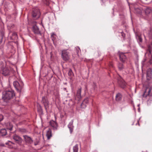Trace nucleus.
<instances>
[{"instance_id": "1", "label": "nucleus", "mask_w": 152, "mask_h": 152, "mask_svg": "<svg viewBox=\"0 0 152 152\" xmlns=\"http://www.w3.org/2000/svg\"><path fill=\"white\" fill-rule=\"evenodd\" d=\"M14 91L12 90L6 91L3 92L2 99L6 103L10 102L12 99L15 96Z\"/></svg>"}, {"instance_id": "2", "label": "nucleus", "mask_w": 152, "mask_h": 152, "mask_svg": "<svg viewBox=\"0 0 152 152\" xmlns=\"http://www.w3.org/2000/svg\"><path fill=\"white\" fill-rule=\"evenodd\" d=\"M13 85L18 92L20 93L23 88V84L22 82L19 83L17 81L14 82Z\"/></svg>"}, {"instance_id": "3", "label": "nucleus", "mask_w": 152, "mask_h": 152, "mask_svg": "<svg viewBox=\"0 0 152 152\" xmlns=\"http://www.w3.org/2000/svg\"><path fill=\"white\" fill-rule=\"evenodd\" d=\"M13 139L19 145H21L23 140L22 138L18 135L15 134L12 136Z\"/></svg>"}, {"instance_id": "4", "label": "nucleus", "mask_w": 152, "mask_h": 152, "mask_svg": "<svg viewBox=\"0 0 152 152\" xmlns=\"http://www.w3.org/2000/svg\"><path fill=\"white\" fill-rule=\"evenodd\" d=\"M148 95H152V87H148L146 88L143 94V96L146 97Z\"/></svg>"}, {"instance_id": "5", "label": "nucleus", "mask_w": 152, "mask_h": 152, "mask_svg": "<svg viewBox=\"0 0 152 152\" xmlns=\"http://www.w3.org/2000/svg\"><path fill=\"white\" fill-rule=\"evenodd\" d=\"M2 74L5 76H8L10 74V69L9 68L5 67L2 68L1 67Z\"/></svg>"}, {"instance_id": "6", "label": "nucleus", "mask_w": 152, "mask_h": 152, "mask_svg": "<svg viewBox=\"0 0 152 152\" xmlns=\"http://www.w3.org/2000/svg\"><path fill=\"white\" fill-rule=\"evenodd\" d=\"M37 22L35 21L32 22V31L35 34H38V27L37 26Z\"/></svg>"}, {"instance_id": "7", "label": "nucleus", "mask_w": 152, "mask_h": 152, "mask_svg": "<svg viewBox=\"0 0 152 152\" xmlns=\"http://www.w3.org/2000/svg\"><path fill=\"white\" fill-rule=\"evenodd\" d=\"M69 53L67 50H64L62 51V56L63 59L65 61L67 60L69 58Z\"/></svg>"}, {"instance_id": "8", "label": "nucleus", "mask_w": 152, "mask_h": 152, "mask_svg": "<svg viewBox=\"0 0 152 152\" xmlns=\"http://www.w3.org/2000/svg\"><path fill=\"white\" fill-rule=\"evenodd\" d=\"M23 137L26 143L27 144H31L33 142V140L30 137L27 135H25L23 136Z\"/></svg>"}, {"instance_id": "9", "label": "nucleus", "mask_w": 152, "mask_h": 152, "mask_svg": "<svg viewBox=\"0 0 152 152\" xmlns=\"http://www.w3.org/2000/svg\"><path fill=\"white\" fill-rule=\"evenodd\" d=\"M50 124L54 130H56L57 129V124L56 122L52 120L50 121Z\"/></svg>"}, {"instance_id": "10", "label": "nucleus", "mask_w": 152, "mask_h": 152, "mask_svg": "<svg viewBox=\"0 0 152 152\" xmlns=\"http://www.w3.org/2000/svg\"><path fill=\"white\" fill-rule=\"evenodd\" d=\"M81 89H79L77 91V94L75 97V99L77 101H79L80 100V99L81 98Z\"/></svg>"}, {"instance_id": "11", "label": "nucleus", "mask_w": 152, "mask_h": 152, "mask_svg": "<svg viewBox=\"0 0 152 152\" xmlns=\"http://www.w3.org/2000/svg\"><path fill=\"white\" fill-rule=\"evenodd\" d=\"M88 102V98H86L83 101V103L81 104V106L82 108H85L86 107L87 105Z\"/></svg>"}, {"instance_id": "12", "label": "nucleus", "mask_w": 152, "mask_h": 152, "mask_svg": "<svg viewBox=\"0 0 152 152\" xmlns=\"http://www.w3.org/2000/svg\"><path fill=\"white\" fill-rule=\"evenodd\" d=\"M4 35V29L0 30V44L2 41Z\"/></svg>"}, {"instance_id": "13", "label": "nucleus", "mask_w": 152, "mask_h": 152, "mask_svg": "<svg viewBox=\"0 0 152 152\" xmlns=\"http://www.w3.org/2000/svg\"><path fill=\"white\" fill-rule=\"evenodd\" d=\"M73 121H71L70 122H69V124L68 125V127L71 133L72 132L74 128V126H73Z\"/></svg>"}, {"instance_id": "14", "label": "nucleus", "mask_w": 152, "mask_h": 152, "mask_svg": "<svg viewBox=\"0 0 152 152\" xmlns=\"http://www.w3.org/2000/svg\"><path fill=\"white\" fill-rule=\"evenodd\" d=\"M118 82L121 86L122 88H124L126 86V83L122 79L118 80Z\"/></svg>"}, {"instance_id": "15", "label": "nucleus", "mask_w": 152, "mask_h": 152, "mask_svg": "<svg viewBox=\"0 0 152 152\" xmlns=\"http://www.w3.org/2000/svg\"><path fill=\"white\" fill-rule=\"evenodd\" d=\"M46 136L48 140L52 136V133L51 130L50 129H49L47 131Z\"/></svg>"}, {"instance_id": "16", "label": "nucleus", "mask_w": 152, "mask_h": 152, "mask_svg": "<svg viewBox=\"0 0 152 152\" xmlns=\"http://www.w3.org/2000/svg\"><path fill=\"white\" fill-rule=\"evenodd\" d=\"M120 58L121 61L124 62L125 61L126 57L123 53H120L119 54Z\"/></svg>"}, {"instance_id": "17", "label": "nucleus", "mask_w": 152, "mask_h": 152, "mask_svg": "<svg viewBox=\"0 0 152 152\" xmlns=\"http://www.w3.org/2000/svg\"><path fill=\"white\" fill-rule=\"evenodd\" d=\"M0 134L2 136L6 135L7 134V130L5 129H2L0 130Z\"/></svg>"}, {"instance_id": "18", "label": "nucleus", "mask_w": 152, "mask_h": 152, "mask_svg": "<svg viewBox=\"0 0 152 152\" xmlns=\"http://www.w3.org/2000/svg\"><path fill=\"white\" fill-rule=\"evenodd\" d=\"M152 75V70L151 69H148L147 71V77H148L149 78H151Z\"/></svg>"}, {"instance_id": "19", "label": "nucleus", "mask_w": 152, "mask_h": 152, "mask_svg": "<svg viewBox=\"0 0 152 152\" xmlns=\"http://www.w3.org/2000/svg\"><path fill=\"white\" fill-rule=\"evenodd\" d=\"M18 35L16 33L13 32L12 34V36L11 37V39L13 40H15L18 38Z\"/></svg>"}, {"instance_id": "20", "label": "nucleus", "mask_w": 152, "mask_h": 152, "mask_svg": "<svg viewBox=\"0 0 152 152\" xmlns=\"http://www.w3.org/2000/svg\"><path fill=\"white\" fill-rule=\"evenodd\" d=\"M122 99V96L119 93L117 94L116 96V100L117 101H120Z\"/></svg>"}, {"instance_id": "21", "label": "nucleus", "mask_w": 152, "mask_h": 152, "mask_svg": "<svg viewBox=\"0 0 152 152\" xmlns=\"http://www.w3.org/2000/svg\"><path fill=\"white\" fill-rule=\"evenodd\" d=\"M151 12V10L148 7L145 10V12L146 15H148Z\"/></svg>"}, {"instance_id": "22", "label": "nucleus", "mask_w": 152, "mask_h": 152, "mask_svg": "<svg viewBox=\"0 0 152 152\" xmlns=\"http://www.w3.org/2000/svg\"><path fill=\"white\" fill-rule=\"evenodd\" d=\"M78 146L76 144L73 148V152H78Z\"/></svg>"}, {"instance_id": "23", "label": "nucleus", "mask_w": 152, "mask_h": 152, "mask_svg": "<svg viewBox=\"0 0 152 152\" xmlns=\"http://www.w3.org/2000/svg\"><path fill=\"white\" fill-rule=\"evenodd\" d=\"M42 102L44 103L45 105V107L47 106L48 105V102L46 100V99L45 97H43L42 98Z\"/></svg>"}, {"instance_id": "24", "label": "nucleus", "mask_w": 152, "mask_h": 152, "mask_svg": "<svg viewBox=\"0 0 152 152\" xmlns=\"http://www.w3.org/2000/svg\"><path fill=\"white\" fill-rule=\"evenodd\" d=\"M136 38L138 42H141L142 41V39L140 36L137 35L136 36Z\"/></svg>"}, {"instance_id": "25", "label": "nucleus", "mask_w": 152, "mask_h": 152, "mask_svg": "<svg viewBox=\"0 0 152 152\" xmlns=\"http://www.w3.org/2000/svg\"><path fill=\"white\" fill-rule=\"evenodd\" d=\"M8 145L10 146V147H9L10 148H13V147L12 146V145H14L15 143H14L10 141L9 142Z\"/></svg>"}, {"instance_id": "26", "label": "nucleus", "mask_w": 152, "mask_h": 152, "mask_svg": "<svg viewBox=\"0 0 152 152\" xmlns=\"http://www.w3.org/2000/svg\"><path fill=\"white\" fill-rule=\"evenodd\" d=\"M118 68L119 70H121L123 68L122 64H119L118 65Z\"/></svg>"}, {"instance_id": "27", "label": "nucleus", "mask_w": 152, "mask_h": 152, "mask_svg": "<svg viewBox=\"0 0 152 152\" xmlns=\"http://www.w3.org/2000/svg\"><path fill=\"white\" fill-rule=\"evenodd\" d=\"M37 15V13L35 12L34 10H33L32 12V16L34 18H35Z\"/></svg>"}, {"instance_id": "28", "label": "nucleus", "mask_w": 152, "mask_h": 152, "mask_svg": "<svg viewBox=\"0 0 152 152\" xmlns=\"http://www.w3.org/2000/svg\"><path fill=\"white\" fill-rule=\"evenodd\" d=\"M9 125L10 127L9 128L8 127L7 129H9V130L11 131L12 130V128L13 127L12 126L10 123H9Z\"/></svg>"}, {"instance_id": "29", "label": "nucleus", "mask_w": 152, "mask_h": 152, "mask_svg": "<svg viewBox=\"0 0 152 152\" xmlns=\"http://www.w3.org/2000/svg\"><path fill=\"white\" fill-rule=\"evenodd\" d=\"M3 119V116L1 114H0V122L2 121Z\"/></svg>"}, {"instance_id": "30", "label": "nucleus", "mask_w": 152, "mask_h": 152, "mask_svg": "<svg viewBox=\"0 0 152 152\" xmlns=\"http://www.w3.org/2000/svg\"><path fill=\"white\" fill-rule=\"evenodd\" d=\"M55 35V34H54V33H53L52 34H51V37L52 38V39L54 41V39L53 38V37H54V36Z\"/></svg>"}, {"instance_id": "31", "label": "nucleus", "mask_w": 152, "mask_h": 152, "mask_svg": "<svg viewBox=\"0 0 152 152\" xmlns=\"http://www.w3.org/2000/svg\"><path fill=\"white\" fill-rule=\"evenodd\" d=\"M7 5L6 4H5L4 6L6 8H7L8 7V5H9V3H7Z\"/></svg>"}, {"instance_id": "32", "label": "nucleus", "mask_w": 152, "mask_h": 152, "mask_svg": "<svg viewBox=\"0 0 152 152\" xmlns=\"http://www.w3.org/2000/svg\"><path fill=\"white\" fill-rule=\"evenodd\" d=\"M72 73V70H70L69 71V73H70V74L71 75Z\"/></svg>"}, {"instance_id": "33", "label": "nucleus", "mask_w": 152, "mask_h": 152, "mask_svg": "<svg viewBox=\"0 0 152 152\" xmlns=\"http://www.w3.org/2000/svg\"><path fill=\"white\" fill-rule=\"evenodd\" d=\"M12 28H13L14 27V25H12V26H11Z\"/></svg>"}, {"instance_id": "34", "label": "nucleus", "mask_w": 152, "mask_h": 152, "mask_svg": "<svg viewBox=\"0 0 152 152\" xmlns=\"http://www.w3.org/2000/svg\"><path fill=\"white\" fill-rule=\"evenodd\" d=\"M38 111H39H39H40V112H42V111L40 109H39Z\"/></svg>"}, {"instance_id": "35", "label": "nucleus", "mask_w": 152, "mask_h": 152, "mask_svg": "<svg viewBox=\"0 0 152 152\" xmlns=\"http://www.w3.org/2000/svg\"><path fill=\"white\" fill-rule=\"evenodd\" d=\"M34 144L35 145H36L38 144V143H34Z\"/></svg>"}, {"instance_id": "36", "label": "nucleus", "mask_w": 152, "mask_h": 152, "mask_svg": "<svg viewBox=\"0 0 152 152\" xmlns=\"http://www.w3.org/2000/svg\"><path fill=\"white\" fill-rule=\"evenodd\" d=\"M26 132V130L25 129H23V132Z\"/></svg>"}, {"instance_id": "37", "label": "nucleus", "mask_w": 152, "mask_h": 152, "mask_svg": "<svg viewBox=\"0 0 152 152\" xmlns=\"http://www.w3.org/2000/svg\"><path fill=\"white\" fill-rule=\"evenodd\" d=\"M80 49V48H77V49Z\"/></svg>"}, {"instance_id": "38", "label": "nucleus", "mask_w": 152, "mask_h": 152, "mask_svg": "<svg viewBox=\"0 0 152 152\" xmlns=\"http://www.w3.org/2000/svg\"><path fill=\"white\" fill-rule=\"evenodd\" d=\"M46 1H48V0H46Z\"/></svg>"}, {"instance_id": "39", "label": "nucleus", "mask_w": 152, "mask_h": 152, "mask_svg": "<svg viewBox=\"0 0 152 152\" xmlns=\"http://www.w3.org/2000/svg\"><path fill=\"white\" fill-rule=\"evenodd\" d=\"M48 4H48V3H47V5H48Z\"/></svg>"}, {"instance_id": "40", "label": "nucleus", "mask_w": 152, "mask_h": 152, "mask_svg": "<svg viewBox=\"0 0 152 152\" xmlns=\"http://www.w3.org/2000/svg\"><path fill=\"white\" fill-rule=\"evenodd\" d=\"M138 110H139H139H140V108H138Z\"/></svg>"}, {"instance_id": "41", "label": "nucleus", "mask_w": 152, "mask_h": 152, "mask_svg": "<svg viewBox=\"0 0 152 152\" xmlns=\"http://www.w3.org/2000/svg\"><path fill=\"white\" fill-rule=\"evenodd\" d=\"M138 106H139V104H138Z\"/></svg>"}]
</instances>
